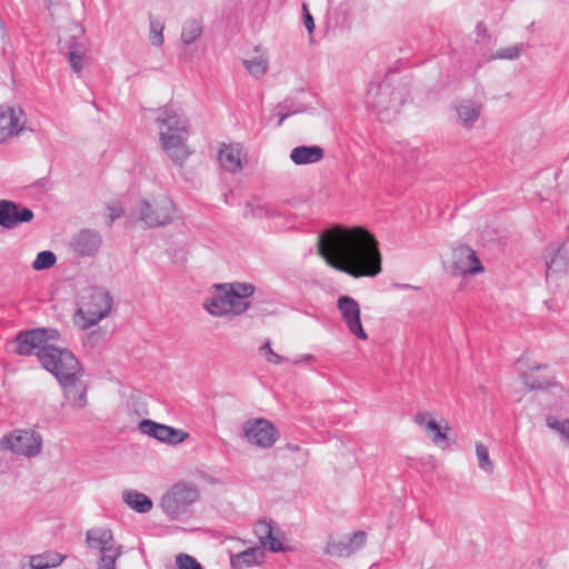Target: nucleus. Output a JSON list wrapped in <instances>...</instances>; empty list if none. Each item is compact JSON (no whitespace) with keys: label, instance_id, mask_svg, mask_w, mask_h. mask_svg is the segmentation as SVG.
Here are the masks:
<instances>
[{"label":"nucleus","instance_id":"obj_1","mask_svg":"<svg viewBox=\"0 0 569 569\" xmlns=\"http://www.w3.org/2000/svg\"><path fill=\"white\" fill-rule=\"evenodd\" d=\"M318 250L329 266L353 278H373L382 270L378 241L362 227L327 229L318 238Z\"/></svg>","mask_w":569,"mask_h":569},{"label":"nucleus","instance_id":"obj_2","mask_svg":"<svg viewBox=\"0 0 569 569\" xmlns=\"http://www.w3.org/2000/svg\"><path fill=\"white\" fill-rule=\"evenodd\" d=\"M160 128L159 138L162 149L177 166H182L190 156L187 147L189 122L183 112L164 107L156 119Z\"/></svg>","mask_w":569,"mask_h":569},{"label":"nucleus","instance_id":"obj_3","mask_svg":"<svg viewBox=\"0 0 569 569\" xmlns=\"http://www.w3.org/2000/svg\"><path fill=\"white\" fill-rule=\"evenodd\" d=\"M214 292L206 298L202 306L213 317L240 316L250 308L249 298L256 287L248 282L218 283Z\"/></svg>","mask_w":569,"mask_h":569},{"label":"nucleus","instance_id":"obj_4","mask_svg":"<svg viewBox=\"0 0 569 569\" xmlns=\"http://www.w3.org/2000/svg\"><path fill=\"white\" fill-rule=\"evenodd\" d=\"M36 356L41 367L57 380L72 372L82 371L79 360L69 349L47 346L40 352H36Z\"/></svg>","mask_w":569,"mask_h":569},{"label":"nucleus","instance_id":"obj_5","mask_svg":"<svg viewBox=\"0 0 569 569\" xmlns=\"http://www.w3.org/2000/svg\"><path fill=\"white\" fill-rule=\"evenodd\" d=\"M112 308V297L103 288H92L83 298L77 315L83 319V329L96 326L109 316Z\"/></svg>","mask_w":569,"mask_h":569},{"label":"nucleus","instance_id":"obj_6","mask_svg":"<svg viewBox=\"0 0 569 569\" xmlns=\"http://www.w3.org/2000/svg\"><path fill=\"white\" fill-rule=\"evenodd\" d=\"M42 449V437L30 429H16L0 438V451H10L27 458L37 457Z\"/></svg>","mask_w":569,"mask_h":569},{"label":"nucleus","instance_id":"obj_7","mask_svg":"<svg viewBox=\"0 0 569 569\" xmlns=\"http://www.w3.org/2000/svg\"><path fill=\"white\" fill-rule=\"evenodd\" d=\"M199 492L196 486L177 482L163 495L161 508L171 519H177L186 513L188 508L198 499Z\"/></svg>","mask_w":569,"mask_h":569},{"label":"nucleus","instance_id":"obj_8","mask_svg":"<svg viewBox=\"0 0 569 569\" xmlns=\"http://www.w3.org/2000/svg\"><path fill=\"white\" fill-rule=\"evenodd\" d=\"M246 440L258 448L270 449L280 438L278 428L266 418H250L242 425Z\"/></svg>","mask_w":569,"mask_h":569},{"label":"nucleus","instance_id":"obj_9","mask_svg":"<svg viewBox=\"0 0 569 569\" xmlns=\"http://www.w3.org/2000/svg\"><path fill=\"white\" fill-rule=\"evenodd\" d=\"M366 103L378 113L382 111L397 109L402 104V98L390 82L386 79L381 82L371 81L366 96Z\"/></svg>","mask_w":569,"mask_h":569},{"label":"nucleus","instance_id":"obj_10","mask_svg":"<svg viewBox=\"0 0 569 569\" xmlns=\"http://www.w3.org/2000/svg\"><path fill=\"white\" fill-rule=\"evenodd\" d=\"M173 209V202L167 197L158 198L152 203L142 200L140 220L149 228L166 226L172 221Z\"/></svg>","mask_w":569,"mask_h":569},{"label":"nucleus","instance_id":"obj_11","mask_svg":"<svg viewBox=\"0 0 569 569\" xmlns=\"http://www.w3.org/2000/svg\"><path fill=\"white\" fill-rule=\"evenodd\" d=\"M138 428L141 433L170 446L180 445L189 437V433L181 429L159 423L150 419H142L139 422Z\"/></svg>","mask_w":569,"mask_h":569},{"label":"nucleus","instance_id":"obj_12","mask_svg":"<svg viewBox=\"0 0 569 569\" xmlns=\"http://www.w3.org/2000/svg\"><path fill=\"white\" fill-rule=\"evenodd\" d=\"M337 308L349 332L360 340H367L368 335L361 323V311L358 301L349 296H340L337 300Z\"/></svg>","mask_w":569,"mask_h":569},{"label":"nucleus","instance_id":"obj_13","mask_svg":"<svg viewBox=\"0 0 569 569\" xmlns=\"http://www.w3.org/2000/svg\"><path fill=\"white\" fill-rule=\"evenodd\" d=\"M82 371L72 372L57 380L63 390L64 398L76 409H82L87 406V385L81 380Z\"/></svg>","mask_w":569,"mask_h":569},{"label":"nucleus","instance_id":"obj_14","mask_svg":"<svg viewBox=\"0 0 569 569\" xmlns=\"http://www.w3.org/2000/svg\"><path fill=\"white\" fill-rule=\"evenodd\" d=\"M34 213L30 208L23 207L11 200H0V227L14 229L22 223L30 222Z\"/></svg>","mask_w":569,"mask_h":569},{"label":"nucleus","instance_id":"obj_15","mask_svg":"<svg viewBox=\"0 0 569 569\" xmlns=\"http://www.w3.org/2000/svg\"><path fill=\"white\" fill-rule=\"evenodd\" d=\"M452 269L455 276L477 274L483 271L476 251L469 246H460L453 250Z\"/></svg>","mask_w":569,"mask_h":569},{"label":"nucleus","instance_id":"obj_16","mask_svg":"<svg viewBox=\"0 0 569 569\" xmlns=\"http://www.w3.org/2000/svg\"><path fill=\"white\" fill-rule=\"evenodd\" d=\"M42 335L43 331L37 328L20 331L13 340L9 342V346L12 348L11 352L23 357L40 352L42 348H47V346H42L41 343L40 337Z\"/></svg>","mask_w":569,"mask_h":569},{"label":"nucleus","instance_id":"obj_17","mask_svg":"<svg viewBox=\"0 0 569 569\" xmlns=\"http://www.w3.org/2000/svg\"><path fill=\"white\" fill-rule=\"evenodd\" d=\"M367 533L356 531L343 540L336 541L330 539L325 549V553L333 557H350L359 551L366 543Z\"/></svg>","mask_w":569,"mask_h":569},{"label":"nucleus","instance_id":"obj_18","mask_svg":"<svg viewBox=\"0 0 569 569\" xmlns=\"http://www.w3.org/2000/svg\"><path fill=\"white\" fill-rule=\"evenodd\" d=\"M24 113L20 108L0 106V142L18 136L24 121H21Z\"/></svg>","mask_w":569,"mask_h":569},{"label":"nucleus","instance_id":"obj_19","mask_svg":"<svg viewBox=\"0 0 569 569\" xmlns=\"http://www.w3.org/2000/svg\"><path fill=\"white\" fill-rule=\"evenodd\" d=\"M102 243L99 232L91 229L79 231L71 240L72 250L81 257H91L98 252Z\"/></svg>","mask_w":569,"mask_h":569},{"label":"nucleus","instance_id":"obj_20","mask_svg":"<svg viewBox=\"0 0 569 569\" xmlns=\"http://www.w3.org/2000/svg\"><path fill=\"white\" fill-rule=\"evenodd\" d=\"M547 277L550 273H566L569 271V251L566 243L550 244L546 257Z\"/></svg>","mask_w":569,"mask_h":569},{"label":"nucleus","instance_id":"obj_21","mask_svg":"<svg viewBox=\"0 0 569 569\" xmlns=\"http://www.w3.org/2000/svg\"><path fill=\"white\" fill-rule=\"evenodd\" d=\"M262 549L268 548L272 552H283L286 547L273 536V522L271 520H259L253 528Z\"/></svg>","mask_w":569,"mask_h":569},{"label":"nucleus","instance_id":"obj_22","mask_svg":"<svg viewBox=\"0 0 569 569\" xmlns=\"http://www.w3.org/2000/svg\"><path fill=\"white\" fill-rule=\"evenodd\" d=\"M455 110L459 124L466 129H470L480 118L482 104L475 100L465 99L456 103Z\"/></svg>","mask_w":569,"mask_h":569},{"label":"nucleus","instance_id":"obj_23","mask_svg":"<svg viewBox=\"0 0 569 569\" xmlns=\"http://www.w3.org/2000/svg\"><path fill=\"white\" fill-rule=\"evenodd\" d=\"M86 543L88 548L99 550L101 553L118 546L112 531L103 527L89 529L86 532Z\"/></svg>","mask_w":569,"mask_h":569},{"label":"nucleus","instance_id":"obj_24","mask_svg":"<svg viewBox=\"0 0 569 569\" xmlns=\"http://www.w3.org/2000/svg\"><path fill=\"white\" fill-rule=\"evenodd\" d=\"M242 148L240 143H223L218 153V160L223 170L236 173L242 169L241 163Z\"/></svg>","mask_w":569,"mask_h":569},{"label":"nucleus","instance_id":"obj_25","mask_svg":"<svg viewBox=\"0 0 569 569\" xmlns=\"http://www.w3.org/2000/svg\"><path fill=\"white\" fill-rule=\"evenodd\" d=\"M266 555L261 547H250L241 552L231 555L230 566L232 569H244L259 566L264 561Z\"/></svg>","mask_w":569,"mask_h":569},{"label":"nucleus","instance_id":"obj_26","mask_svg":"<svg viewBox=\"0 0 569 569\" xmlns=\"http://www.w3.org/2000/svg\"><path fill=\"white\" fill-rule=\"evenodd\" d=\"M325 150L320 146H299L291 150L290 160L297 166L312 164L322 160Z\"/></svg>","mask_w":569,"mask_h":569},{"label":"nucleus","instance_id":"obj_27","mask_svg":"<svg viewBox=\"0 0 569 569\" xmlns=\"http://www.w3.org/2000/svg\"><path fill=\"white\" fill-rule=\"evenodd\" d=\"M123 502L138 513H147L152 507V500L144 493L128 489L122 492Z\"/></svg>","mask_w":569,"mask_h":569},{"label":"nucleus","instance_id":"obj_28","mask_svg":"<svg viewBox=\"0 0 569 569\" xmlns=\"http://www.w3.org/2000/svg\"><path fill=\"white\" fill-rule=\"evenodd\" d=\"M64 557L60 553L49 550L40 555L31 556L29 559L30 569L56 568L62 563Z\"/></svg>","mask_w":569,"mask_h":569},{"label":"nucleus","instance_id":"obj_29","mask_svg":"<svg viewBox=\"0 0 569 569\" xmlns=\"http://www.w3.org/2000/svg\"><path fill=\"white\" fill-rule=\"evenodd\" d=\"M202 24L197 19H190L184 22L181 31V41L184 46L192 44L202 34Z\"/></svg>","mask_w":569,"mask_h":569},{"label":"nucleus","instance_id":"obj_30","mask_svg":"<svg viewBox=\"0 0 569 569\" xmlns=\"http://www.w3.org/2000/svg\"><path fill=\"white\" fill-rule=\"evenodd\" d=\"M305 111L302 106H296L292 100L286 99L282 102L278 103L276 107V113L279 117L277 122V127H281L283 121L292 114L301 113Z\"/></svg>","mask_w":569,"mask_h":569},{"label":"nucleus","instance_id":"obj_31","mask_svg":"<svg viewBox=\"0 0 569 569\" xmlns=\"http://www.w3.org/2000/svg\"><path fill=\"white\" fill-rule=\"evenodd\" d=\"M393 152L401 157L408 166L416 163L420 154L419 149L411 147L408 142H397Z\"/></svg>","mask_w":569,"mask_h":569},{"label":"nucleus","instance_id":"obj_32","mask_svg":"<svg viewBox=\"0 0 569 569\" xmlns=\"http://www.w3.org/2000/svg\"><path fill=\"white\" fill-rule=\"evenodd\" d=\"M68 60L72 70L79 73L82 69L83 51L74 38H72L69 44Z\"/></svg>","mask_w":569,"mask_h":569},{"label":"nucleus","instance_id":"obj_33","mask_svg":"<svg viewBox=\"0 0 569 569\" xmlns=\"http://www.w3.org/2000/svg\"><path fill=\"white\" fill-rule=\"evenodd\" d=\"M57 263V256L53 251L43 250L40 251L32 262V269L36 271H42L52 268Z\"/></svg>","mask_w":569,"mask_h":569},{"label":"nucleus","instance_id":"obj_34","mask_svg":"<svg viewBox=\"0 0 569 569\" xmlns=\"http://www.w3.org/2000/svg\"><path fill=\"white\" fill-rule=\"evenodd\" d=\"M122 553V547L120 545L107 549V551L102 552L99 561V569H117L116 561Z\"/></svg>","mask_w":569,"mask_h":569},{"label":"nucleus","instance_id":"obj_35","mask_svg":"<svg viewBox=\"0 0 569 569\" xmlns=\"http://www.w3.org/2000/svg\"><path fill=\"white\" fill-rule=\"evenodd\" d=\"M150 22V42L154 47H161L163 44V29L164 26L161 21L153 18L152 14L149 16Z\"/></svg>","mask_w":569,"mask_h":569},{"label":"nucleus","instance_id":"obj_36","mask_svg":"<svg viewBox=\"0 0 569 569\" xmlns=\"http://www.w3.org/2000/svg\"><path fill=\"white\" fill-rule=\"evenodd\" d=\"M523 51L522 44H513L511 47L502 48L488 57V61L491 60H513L517 59Z\"/></svg>","mask_w":569,"mask_h":569},{"label":"nucleus","instance_id":"obj_37","mask_svg":"<svg viewBox=\"0 0 569 569\" xmlns=\"http://www.w3.org/2000/svg\"><path fill=\"white\" fill-rule=\"evenodd\" d=\"M243 64L248 72L254 78H260L267 72V61L262 58H254L251 60H243Z\"/></svg>","mask_w":569,"mask_h":569},{"label":"nucleus","instance_id":"obj_38","mask_svg":"<svg viewBox=\"0 0 569 569\" xmlns=\"http://www.w3.org/2000/svg\"><path fill=\"white\" fill-rule=\"evenodd\" d=\"M476 455L478 458L479 468L483 471L492 472L493 465L489 458L488 448L483 443L478 442L476 445Z\"/></svg>","mask_w":569,"mask_h":569},{"label":"nucleus","instance_id":"obj_39","mask_svg":"<svg viewBox=\"0 0 569 569\" xmlns=\"http://www.w3.org/2000/svg\"><path fill=\"white\" fill-rule=\"evenodd\" d=\"M427 430L431 433V440L433 443L439 445L447 439L448 426L442 429L435 419H430L427 422Z\"/></svg>","mask_w":569,"mask_h":569},{"label":"nucleus","instance_id":"obj_40","mask_svg":"<svg viewBox=\"0 0 569 569\" xmlns=\"http://www.w3.org/2000/svg\"><path fill=\"white\" fill-rule=\"evenodd\" d=\"M176 566L178 569H203L194 557L187 553L176 556Z\"/></svg>","mask_w":569,"mask_h":569},{"label":"nucleus","instance_id":"obj_41","mask_svg":"<svg viewBox=\"0 0 569 569\" xmlns=\"http://www.w3.org/2000/svg\"><path fill=\"white\" fill-rule=\"evenodd\" d=\"M546 425L552 429L559 432L562 437H565L567 440H569V419H565L562 421L557 420L552 416H548L546 418Z\"/></svg>","mask_w":569,"mask_h":569},{"label":"nucleus","instance_id":"obj_42","mask_svg":"<svg viewBox=\"0 0 569 569\" xmlns=\"http://www.w3.org/2000/svg\"><path fill=\"white\" fill-rule=\"evenodd\" d=\"M249 207L251 208V216L254 218L262 219V218L274 217L278 214V212L274 210V208L269 203L256 204V206L250 204Z\"/></svg>","mask_w":569,"mask_h":569},{"label":"nucleus","instance_id":"obj_43","mask_svg":"<svg viewBox=\"0 0 569 569\" xmlns=\"http://www.w3.org/2000/svg\"><path fill=\"white\" fill-rule=\"evenodd\" d=\"M260 350L264 353L267 361L270 363L280 365L284 361L283 357L272 350L270 341H266Z\"/></svg>","mask_w":569,"mask_h":569},{"label":"nucleus","instance_id":"obj_44","mask_svg":"<svg viewBox=\"0 0 569 569\" xmlns=\"http://www.w3.org/2000/svg\"><path fill=\"white\" fill-rule=\"evenodd\" d=\"M108 211V218H109V227L112 226V223L123 216L124 211L122 206L119 202H112L107 206Z\"/></svg>","mask_w":569,"mask_h":569},{"label":"nucleus","instance_id":"obj_45","mask_svg":"<svg viewBox=\"0 0 569 569\" xmlns=\"http://www.w3.org/2000/svg\"><path fill=\"white\" fill-rule=\"evenodd\" d=\"M43 331V335L40 337L42 346H51L49 341L58 340L60 338V332L57 329L51 328H38Z\"/></svg>","mask_w":569,"mask_h":569},{"label":"nucleus","instance_id":"obj_46","mask_svg":"<svg viewBox=\"0 0 569 569\" xmlns=\"http://www.w3.org/2000/svg\"><path fill=\"white\" fill-rule=\"evenodd\" d=\"M302 18H303V24L308 31L309 34H312L315 30V21L313 18L307 7V4H302Z\"/></svg>","mask_w":569,"mask_h":569},{"label":"nucleus","instance_id":"obj_47","mask_svg":"<svg viewBox=\"0 0 569 569\" xmlns=\"http://www.w3.org/2000/svg\"><path fill=\"white\" fill-rule=\"evenodd\" d=\"M550 385H551L550 382H540L539 380H537L535 378H532V379L529 377L526 378V386L530 390L547 389Z\"/></svg>","mask_w":569,"mask_h":569},{"label":"nucleus","instance_id":"obj_48","mask_svg":"<svg viewBox=\"0 0 569 569\" xmlns=\"http://www.w3.org/2000/svg\"><path fill=\"white\" fill-rule=\"evenodd\" d=\"M430 415L428 412H420L415 416V421L420 427H423L427 429V422L430 420Z\"/></svg>","mask_w":569,"mask_h":569},{"label":"nucleus","instance_id":"obj_49","mask_svg":"<svg viewBox=\"0 0 569 569\" xmlns=\"http://www.w3.org/2000/svg\"><path fill=\"white\" fill-rule=\"evenodd\" d=\"M476 33L478 38L489 37L488 29L483 22H478L476 26Z\"/></svg>","mask_w":569,"mask_h":569},{"label":"nucleus","instance_id":"obj_50","mask_svg":"<svg viewBox=\"0 0 569 569\" xmlns=\"http://www.w3.org/2000/svg\"><path fill=\"white\" fill-rule=\"evenodd\" d=\"M315 360V357L312 355H301L299 359H297L296 363H309Z\"/></svg>","mask_w":569,"mask_h":569},{"label":"nucleus","instance_id":"obj_51","mask_svg":"<svg viewBox=\"0 0 569 569\" xmlns=\"http://www.w3.org/2000/svg\"><path fill=\"white\" fill-rule=\"evenodd\" d=\"M395 287L401 289V290H408V289H419L418 287L407 284V283H396Z\"/></svg>","mask_w":569,"mask_h":569},{"label":"nucleus","instance_id":"obj_52","mask_svg":"<svg viewBox=\"0 0 569 569\" xmlns=\"http://www.w3.org/2000/svg\"><path fill=\"white\" fill-rule=\"evenodd\" d=\"M3 26H4V24H3V21H2V19L0 18V29H3Z\"/></svg>","mask_w":569,"mask_h":569},{"label":"nucleus","instance_id":"obj_53","mask_svg":"<svg viewBox=\"0 0 569 569\" xmlns=\"http://www.w3.org/2000/svg\"><path fill=\"white\" fill-rule=\"evenodd\" d=\"M541 368H542V366H537V367H535L533 369H537V370H538V369H541Z\"/></svg>","mask_w":569,"mask_h":569}]
</instances>
